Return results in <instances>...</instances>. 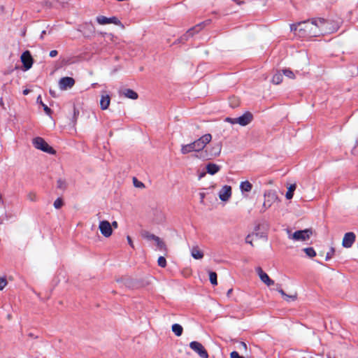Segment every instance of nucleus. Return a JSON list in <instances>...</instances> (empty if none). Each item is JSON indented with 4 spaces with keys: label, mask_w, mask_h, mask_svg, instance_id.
Listing matches in <instances>:
<instances>
[{
    "label": "nucleus",
    "mask_w": 358,
    "mask_h": 358,
    "mask_svg": "<svg viewBox=\"0 0 358 358\" xmlns=\"http://www.w3.org/2000/svg\"><path fill=\"white\" fill-rule=\"evenodd\" d=\"M236 120V118H232V117H226L225 121L227 122H229L232 124H238V122H235Z\"/></svg>",
    "instance_id": "43"
},
{
    "label": "nucleus",
    "mask_w": 358,
    "mask_h": 358,
    "mask_svg": "<svg viewBox=\"0 0 358 358\" xmlns=\"http://www.w3.org/2000/svg\"><path fill=\"white\" fill-rule=\"evenodd\" d=\"M209 280L213 285H217V275L215 271H209Z\"/></svg>",
    "instance_id": "30"
},
{
    "label": "nucleus",
    "mask_w": 358,
    "mask_h": 358,
    "mask_svg": "<svg viewBox=\"0 0 358 358\" xmlns=\"http://www.w3.org/2000/svg\"><path fill=\"white\" fill-rule=\"evenodd\" d=\"M212 136L210 134H206L201 136L193 142L196 155H200V152L205 151L206 145L211 141Z\"/></svg>",
    "instance_id": "4"
},
{
    "label": "nucleus",
    "mask_w": 358,
    "mask_h": 358,
    "mask_svg": "<svg viewBox=\"0 0 358 358\" xmlns=\"http://www.w3.org/2000/svg\"><path fill=\"white\" fill-rule=\"evenodd\" d=\"M206 172H202L199 175V178H201L206 176Z\"/></svg>",
    "instance_id": "50"
},
{
    "label": "nucleus",
    "mask_w": 358,
    "mask_h": 358,
    "mask_svg": "<svg viewBox=\"0 0 358 358\" xmlns=\"http://www.w3.org/2000/svg\"><path fill=\"white\" fill-rule=\"evenodd\" d=\"M252 185L248 180L243 181L240 185V189L242 192H249L252 190Z\"/></svg>",
    "instance_id": "26"
},
{
    "label": "nucleus",
    "mask_w": 358,
    "mask_h": 358,
    "mask_svg": "<svg viewBox=\"0 0 358 358\" xmlns=\"http://www.w3.org/2000/svg\"><path fill=\"white\" fill-rule=\"evenodd\" d=\"M253 120V115L247 111L243 113L241 116L236 117V120L235 122H238L241 126H246L249 124Z\"/></svg>",
    "instance_id": "12"
},
{
    "label": "nucleus",
    "mask_w": 358,
    "mask_h": 358,
    "mask_svg": "<svg viewBox=\"0 0 358 358\" xmlns=\"http://www.w3.org/2000/svg\"><path fill=\"white\" fill-rule=\"evenodd\" d=\"M96 22L100 24H114L115 25L124 27L121 21L115 16L107 17L103 15L96 17Z\"/></svg>",
    "instance_id": "7"
},
{
    "label": "nucleus",
    "mask_w": 358,
    "mask_h": 358,
    "mask_svg": "<svg viewBox=\"0 0 358 358\" xmlns=\"http://www.w3.org/2000/svg\"><path fill=\"white\" fill-rule=\"evenodd\" d=\"M259 228H260V226L259 225H257L255 229V232L252 234V235H248L246 238H245V242L247 243H249L250 245H252V239H251V238L252 236H255L257 237V238H266V234L264 232H262V233H259L258 231L259 230Z\"/></svg>",
    "instance_id": "16"
},
{
    "label": "nucleus",
    "mask_w": 358,
    "mask_h": 358,
    "mask_svg": "<svg viewBox=\"0 0 358 358\" xmlns=\"http://www.w3.org/2000/svg\"><path fill=\"white\" fill-rule=\"evenodd\" d=\"M230 358H245L243 356L239 355L237 351H233L230 353Z\"/></svg>",
    "instance_id": "40"
},
{
    "label": "nucleus",
    "mask_w": 358,
    "mask_h": 358,
    "mask_svg": "<svg viewBox=\"0 0 358 358\" xmlns=\"http://www.w3.org/2000/svg\"><path fill=\"white\" fill-rule=\"evenodd\" d=\"M133 180H134V185L135 187H144V184L142 182L138 181L136 178H134Z\"/></svg>",
    "instance_id": "41"
},
{
    "label": "nucleus",
    "mask_w": 358,
    "mask_h": 358,
    "mask_svg": "<svg viewBox=\"0 0 358 358\" xmlns=\"http://www.w3.org/2000/svg\"><path fill=\"white\" fill-rule=\"evenodd\" d=\"M312 230L310 229H306L304 230L296 231L292 234V238L295 241H306L309 239L312 235Z\"/></svg>",
    "instance_id": "9"
},
{
    "label": "nucleus",
    "mask_w": 358,
    "mask_h": 358,
    "mask_svg": "<svg viewBox=\"0 0 358 358\" xmlns=\"http://www.w3.org/2000/svg\"><path fill=\"white\" fill-rule=\"evenodd\" d=\"M233 1L236 2L237 4L240 5L243 3V1H240L239 0H232Z\"/></svg>",
    "instance_id": "55"
},
{
    "label": "nucleus",
    "mask_w": 358,
    "mask_h": 358,
    "mask_svg": "<svg viewBox=\"0 0 358 358\" xmlns=\"http://www.w3.org/2000/svg\"><path fill=\"white\" fill-rule=\"evenodd\" d=\"M21 62L23 64L24 71H27L31 68L34 59L29 50L24 51L21 55Z\"/></svg>",
    "instance_id": "8"
},
{
    "label": "nucleus",
    "mask_w": 358,
    "mask_h": 358,
    "mask_svg": "<svg viewBox=\"0 0 358 358\" xmlns=\"http://www.w3.org/2000/svg\"><path fill=\"white\" fill-rule=\"evenodd\" d=\"M32 143L35 148L42 150L44 152L55 155V150L41 137H35L32 139Z\"/></svg>",
    "instance_id": "3"
},
{
    "label": "nucleus",
    "mask_w": 358,
    "mask_h": 358,
    "mask_svg": "<svg viewBox=\"0 0 358 358\" xmlns=\"http://www.w3.org/2000/svg\"><path fill=\"white\" fill-rule=\"evenodd\" d=\"M310 20H311V23L319 29V31H320V34L321 31L322 30V25H323V24L326 23V19L322 18V17H318V18H312Z\"/></svg>",
    "instance_id": "20"
},
{
    "label": "nucleus",
    "mask_w": 358,
    "mask_h": 358,
    "mask_svg": "<svg viewBox=\"0 0 358 358\" xmlns=\"http://www.w3.org/2000/svg\"><path fill=\"white\" fill-rule=\"evenodd\" d=\"M277 288L276 290L282 295V296L284 298L285 300L287 301H289L290 299L295 300L296 299V295H288L287 294L284 290L281 288V285L277 284Z\"/></svg>",
    "instance_id": "21"
},
{
    "label": "nucleus",
    "mask_w": 358,
    "mask_h": 358,
    "mask_svg": "<svg viewBox=\"0 0 358 358\" xmlns=\"http://www.w3.org/2000/svg\"><path fill=\"white\" fill-rule=\"evenodd\" d=\"M141 236L143 238L148 241H154L155 242L159 238V236H157L148 231H143L141 232Z\"/></svg>",
    "instance_id": "25"
},
{
    "label": "nucleus",
    "mask_w": 358,
    "mask_h": 358,
    "mask_svg": "<svg viewBox=\"0 0 358 358\" xmlns=\"http://www.w3.org/2000/svg\"><path fill=\"white\" fill-rule=\"evenodd\" d=\"M231 196V187L224 185L219 192V197L221 201H227Z\"/></svg>",
    "instance_id": "13"
},
{
    "label": "nucleus",
    "mask_w": 358,
    "mask_h": 358,
    "mask_svg": "<svg viewBox=\"0 0 358 358\" xmlns=\"http://www.w3.org/2000/svg\"><path fill=\"white\" fill-rule=\"evenodd\" d=\"M296 184H292L289 185V187L287 189V191L285 194V197L287 199H292L294 196V192L296 189Z\"/></svg>",
    "instance_id": "29"
},
{
    "label": "nucleus",
    "mask_w": 358,
    "mask_h": 358,
    "mask_svg": "<svg viewBox=\"0 0 358 358\" xmlns=\"http://www.w3.org/2000/svg\"><path fill=\"white\" fill-rule=\"evenodd\" d=\"M0 105L2 106H3V105H4L3 101L2 98L0 99Z\"/></svg>",
    "instance_id": "57"
},
{
    "label": "nucleus",
    "mask_w": 358,
    "mask_h": 358,
    "mask_svg": "<svg viewBox=\"0 0 358 358\" xmlns=\"http://www.w3.org/2000/svg\"><path fill=\"white\" fill-rule=\"evenodd\" d=\"M36 102L38 103H39L43 108L45 113L47 114V115H51L52 113V110L46 105L45 104L43 101H42V99H41V96L39 95L38 97H37V99H36Z\"/></svg>",
    "instance_id": "27"
},
{
    "label": "nucleus",
    "mask_w": 358,
    "mask_h": 358,
    "mask_svg": "<svg viewBox=\"0 0 358 358\" xmlns=\"http://www.w3.org/2000/svg\"><path fill=\"white\" fill-rule=\"evenodd\" d=\"M303 251L309 257H313L316 255V252L313 248H306L303 249Z\"/></svg>",
    "instance_id": "32"
},
{
    "label": "nucleus",
    "mask_w": 358,
    "mask_h": 358,
    "mask_svg": "<svg viewBox=\"0 0 358 358\" xmlns=\"http://www.w3.org/2000/svg\"><path fill=\"white\" fill-rule=\"evenodd\" d=\"M127 239L129 245L131 247L134 248L133 241H132L131 238L129 236H127Z\"/></svg>",
    "instance_id": "46"
},
{
    "label": "nucleus",
    "mask_w": 358,
    "mask_h": 358,
    "mask_svg": "<svg viewBox=\"0 0 358 358\" xmlns=\"http://www.w3.org/2000/svg\"><path fill=\"white\" fill-rule=\"evenodd\" d=\"M45 34H46V31H45V30H43V31L41 32V34L40 38L43 39V37H44V36L45 35Z\"/></svg>",
    "instance_id": "51"
},
{
    "label": "nucleus",
    "mask_w": 358,
    "mask_h": 358,
    "mask_svg": "<svg viewBox=\"0 0 358 358\" xmlns=\"http://www.w3.org/2000/svg\"><path fill=\"white\" fill-rule=\"evenodd\" d=\"M192 152H196L193 142L186 145H182L181 152L183 155L190 153Z\"/></svg>",
    "instance_id": "22"
},
{
    "label": "nucleus",
    "mask_w": 358,
    "mask_h": 358,
    "mask_svg": "<svg viewBox=\"0 0 358 358\" xmlns=\"http://www.w3.org/2000/svg\"><path fill=\"white\" fill-rule=\"evenodd\" d=\"M57 187L60 189H65L66 187V183L65 180L59 178L57 181Z\"/></svg>",
    "instance_id": "33"
},
{
    "label": "nucleus",
    "mask_w": 358,
    "mask_h": 358,
    "mask_svg": "<svg viewBox=\"0 0 358 358\" xmlns=\"http://www.w3.org/2000/svg\"><path fill=\"white\" fill-rule=\"evenodd\" d=\"M302 22H299L297 24H290V30L291 31L295 32L297 30L299 26H300Z\"/></svg>",
    "instance_id": "42"
},
{
    "label": "nucleus",
    "mask_w": 358,
    "mask_h": 358,
    "mask_svg": "<svg viewBox=\"0 0 358 358\" xmlns=\"http://www.w3.org/2000/svg\"><path fill=\"white\" fill-rule=\"evenodd\" d=\"M172 331L177 336H180L183 332L182 327L179 324H173L171 327Z\"/></svg>",
    "instance_id": "28"
},
{
    "label": "nucleus",
    "mask_w": 358,
    "mask_h": 358,
    "mask_svg": "<svg viewBox=\"0 0 358 358\" xmlns=\"http://www.w3.org/2000/svg\"><path fill=\"white\" fill-rule=\"evenodd\" d=\"M79 115V111L76 108V107H73V115L76 117V115Z\"/></svg>",
    "instance_id": "48"
},
{
    "label": "nucleus",
    "mask_w": 358,
    "mask_h": 358,
    "mask_svg": "<svg viewBox=\"0 0 358 358\" xmlns=\"http://www.w3.org/2000/svg\"><path fill=\"white\" fill-rule=\"evenodd\" d=\"M199 196H200L201 203H203V199L205 198V193L200 192L199 193Z\"/></svg>",
    "instance_id": "47"
},
{
    "label": "nucleus",
    "mask_w": 358,
    "mask_h": 358,
    "mask_svg": "<svg viewBox=\"0 0 358 358\" xmlns=\"http://www.w3.org/2000/svg\"><path fill=\"white\" fill-rule=\"evenodd\" d=\"M210 22V20H208L189 29L185 34L178 38L173 43H184L189 38L192 37L195 33L199 32L206 25L208 24Z\"/></svg>",
    "instance_id": "2"
},
{
    "label": "nucleus",
    "mask_w": 358,
    "mask_h": 358,
    "mask_svg": "<svg viewBox=\"0 0 358 358\" xmlns=\"http://www.w3.org/2000/svg\"><path fill=\"white\" fill-rule=\"evenodd\" d=\"M327 358H331L329 355L327 356Z\"/></svg>",
    "instance_id": "59"
},
{
    "label": "nucleus",
    "mask_w": 358,
    "mask_h": 358,
    "mask_svg": "<svg viewBox=\"0 0 358 358\" xmlns=\"http://www.w3.org/2000/svg\"><path fill=\"white\" fill-rule=\"evenodd\" d=\"M222 150V143H217L209 147H206L205 151L196 155V157L203 160H210L220 155Z\"/></svg>",
    "instance_id": "1"
},
{
    "label": "nucleus",
    "mask_w": 358,
    "mask_h": 358,
    "mask_svg": "<svg viewBox=\"0 0 358 358\" xmlns=\"http://www.w3.org/2000/svg\"><path fill=\"white\" fill-rule=\"evenodd\" d=\"M157 264H158L159 266H160L162 268H165L166 266V260L165 257L163 256H160L158 258Z\"/></svg>",
    "instance_id": "35"
},
{
    "label": "nucleus",
    "mask_w": 358,
    "mask_h": 358,
    "mask_svg": "<svg viewBox=\"0 0 358 358\" xmlns=\"http://www.w3.org/2000/svg\"><path fill=\"white\" fill-rule=\"evenodd\" d=\"M271 206V202L269 200H266L263 203L260 213H264Z\"/></svg>",
    "instance_id": "36"
},
{
    "label": "nucleus",
    "mask_w": 358,
    "mask_h": 358,
    "mask_svg": "<svg viewBox=\"0 0 358 358\" xmlns=\"http://www.w3.org/2000/svg\"><path fill=\"white\" fill-rule=\"evenodd\" d=\"M28 336H29V337H31V338H37V336H34V334H33L32 333H29V334H28Z\"/></svg>",
    "instance_id": "56"
},
{
    "label": "nucleus",
    "mask_w": 358,
    "mask_h": 358,
    "mask_svg": "<svg viewBox=\"0 0 358 358\" xmlns=\"http://www.w3.org/2000/svg\"><path fill=\"white\" fill-rule=\"evenodd\" d=\"M355 234L353 232H348L344 235L342 245L344 248H350L355 241Z\"/></svg>",
    "instance_id": "14"
},
{
    "label": "nucleus",
    "mask_w": 358,
    "mask_h": 358,
    "mask_svg": "<svg viewBox=\"0 0 358 358\" xmlns=\"http://www.w3.org/2000/svg\"><path fill=\"white\" fill-rule=\"evenodd\" d=\"M191 255L195 259H201L203 257V252L197 246L192 248Z\"/></svg>",
    "instance_id": "24"
},
{
    "label": "nucleus",
    "mask_w": 358,
    "mask_h": 358,
    "mask_svg": "<svg viewBox=\"0 0 358 358\" xmlns=\"http://www.w3.org/2000/svg\"><path fill=\"white\" fill-rule=\"evenodd\" d=\"M335 250L334 248H331L329 251L327 253L325 260L328 261L334 255Z\"/></svg>",
    "instance_id": "39"
},
{
    "label": "nucleus",
    "mask_w": 358,
    "mask_h": 358,
    "mask_svg": "<svg viewBox=\"0 0 358 358\" xmlns=\"http://www.w3.org/2000/svg\"><path fill=\"white\" fill-rule=\"evenodd\" d=\"M10 317H11L10 315H8V318L10 319Z\"/></svg>",
    "instance_id": "58"
},
{
    "label": "nucleus",
    "mask_w": 358,
    "mask_h": 358,
    "mask_svg": "<svg viewBox=\"0 0 358 358\" xmlns=\"http://www.w3.org/2000/svg\"><path fill=\"white\" fill-rule=\"evenodd\" d=\"M64 205V201L62 200V198H57L55 201H54V203H53V206L54 207L56 208V209H59L61 208Z\"/></svg>",
    "instance_id": "34"
},
{
    "label": "nucleus",
    "mask_w": 358,
    "mask_h": 358,
    "mask_svg": "<svg viewBox=\"0 0 358 358\" xmlns=\"http://www.w3.org/2000/svg\"><path fill=\"white\" fill-rule=\"evenodd\" d=\"M75 84V80L71 77H63L59 80V85L62 90L71 89Z\"/></svg>",
    "instance_id": "11"
},
{
    "label": "nucleus",
    "mask_w": 358,
    "mask_h": 358,
    "mask_svg": "<svg viewBox=\"0 0 358 358\" xmlns=\"http://www.w3.org/2000/svg\"><path fill=\"white\" fill-rule=\"evenodd\" d=\"M240 345L241 347H243L245 350L247 349V345L245 342H243V341L240 342Z\"/></svg>",
    "instance_id": "49"
},
{
    "label": "nucleus",
    "mask_w": 358,
    "mask_h": 358,
    "mask_svg": "<svg viewBox=\"0 0 358 358\" xmlns=\"http://www.w3.org/2000/svg\"><path fill=\"white\" fill-rule=\"evenodd\" d=\"M282 73L285 76L289 78H294V74L292 71H291L289 69H285L282 70Z\"/></svg>",
    "instance_id": "37"
},
{
    "label": "nucleus",
    "mask_w": 358,
    "mask_h": 358,
    "mask_svg": "<svg viewBox=\"0 0 358 358\" xmlns=\"http://www.w3.org/2000/svg\"><path fill=\"white\" fill-rule=\"evenodd\" d=\"M114 227L115 228L117 227V222L116 221H114L112 222L111 227Z\"/></svg>",
    "instance_id": "52"
},
{
    "label": "nucleus",
    "mask_w": 358,
    "mask_h": 358,
    "mask_svg": "<svg viewBox=\"0 0 358 358\" xmlns=\"http://www.w3.org/2000/svg\"><path fill=\"white\" fill-rule=\"evenodd\" d=\"M29 93V90L26 89V90H23V94H24V95H27V94H28Z\"/></svg>",
    "instance_id": "53"
},
{
    "label": "nucleus",
    "mask_w": 358,
    "mask_h": 358,
    "mask_svg": "<svg viewBox=\"0 0 358 358\" xmlns=\"http://www.w3.org/2000/svg\"><path fill=\"white\" fill-rule=\"evenodd\" d=\"M49 93L54 98H56L57 96V94L55 90H54L50 89L49 90Z\"/></svg>",
    "instance_id": "45"
},
{
    "label": "nucleus",
    "mask_w": 358,
    "mask_h": 358,
    "mask_svg": "<svg viewBox=\"0 0 358 358\" xmlns=\"http://www.w3.org/2000/svg\"><path fill=\"white\" fill-rule=\"evenodd\" d=\"M338 24L332 20H326V23L322 25V35L329 34L337 31L338 29Z\"/></svg>",
    "instance_id": "6"
},
{
    "label": "nucleus",
    "mask_w": 358,
    "mask_h": 358,
    "mask_svg": "<svg viewBox=\"0 0 358 358\" xmlns=\"http://www.w3.org/2000/svg\"><path fill=\"white\" fill-rule=\"evenodd\" d=\"M206 173L213 176L220 171L221 166L214 163H208L206 166Z\"/></svg>",
    "instance_id": "17"
},
{
    "label": "nucleus",
    "mask_w": 358,
    "mask_h": 358,
    "mask_svg": "<svg viewBox=\"0 0 358 358\" xmlns=\"http://www.w3.org/2000/svg\"><path fill=\"white\" fill-rule=\"evenodd\" d=\"M232 292H233V289H229L228 290L227 293V295L228 296H229Z\"/></svg>",
    "instance_id": "54"
},
{
    "label": "nucleus",
    "mask_w": 358,
    "mask_h": 358,
    "mask_svg": "<svg viewBox=\"0 0 358 358\" xmlns=\"http://www.w3.org/2000/svg\"><path fill=\"white\" fill-rule=\"evenodd\" d=\"M189 348L196 352L201 358H208V353L203 345L198 341H192Z\"/></svg>",
    "instance_id": "5"
},
{
    "label": "nucleus",
    "mask_w": 358,
    "mask_h": 358,
    "mask_svg": "<svg viewBox=\"0 0 358 358\" xmlns=\"http://www.w3.org/2000/svg\"><path fill=\"white\" fill-rule=\"evenodd\" d=\"M273 83L278 85L282 82V75L280 73H275L272 78Z\"/></svg>",
    "instance_id": "31"
},
{
    "label": "nucleus",
    "mask_w": 358,
    "mask_h": 358,
    "mask_svg": "<svg viewBox=\"0 0 358 358\" xmlns=\"http://www.w3.org/2000/svg\"><path fill=\"white\" fill-rule=\"evenodd\" d=\"M110 96L107 94H102L100 99V108L101 110H106L110 105Z\"/></svg>",
    "instance_id": "19"
},
{
    "label": "nucleus",
    "mask_w": 358,
    "mask_h": 358,
    "mask_svg": "<svg viewBox=\"0 0 358 358\" xmlns=\"http://www.w3.org/2000/svg\"><path fill=\"white\" fill-rule=\"evenodd\" d=\"M256 271L258 273L261 280L264 282L266 285L270 286L274 285V281L271 280L269 276L266 273L261 267H257Z\"/></svg>",
    "instance_id": "15"
},
{
    "label": "nucleus",
    "mask_w": 358,
    "mask_h": 358,
    "mask_svg": "<svg viewBox=\"0 0 358 358\" xmlns=\"http://www.w3.org/2000/svg\"><path fill=\"white\" fill-rule=\"evenodd\" d=\"M6 277H0V291H1L7 285Z\"/></svg>",
    "instance_id": "38"
},
{
    "label": "nucleus",
    "mask_w": 358,
    "mask_h": 358,
    "mask_svg": "<svg viewBox=\"0 0 358 358\" xmlns=\"http://www.w3.org/2000/svg\"><path fill=\"white\" fill-rule=\"evenodd\" d=\"M57 55H58V52H57V50H51V51L50 52V54H49V55H50V57H56Z\"/></svg>",
    "instance_id": "44"
},
{
    "label": "nucleus",
    "mask_w": 358,
    "mask_h": 358,
    "mask_svg": "<svg viewBox=\"0 0 358 358\" xmlns=\"http://www.w3.org/2000/svg\"><path fill=\"white\" fill-rule=\"evenodd\" d=\"M155 244H156L158 250L163 251L165 255L167 254V252H168L167 246L165 244V243L159 237L156 240Z\"/></svg>",
    "instance_id": "23"
},
{
    "label": "nucleus",
    "mask_w": 358,
    "mask_h": 358,
    "mask_svg": "<svg viewBox=\"0 0 358 358\" xmlns=\"http://www.w3.org/2000/svg\"><path fill=\"white\" fill-rule=\"evenodd\" d=\"M120 94H123L125 97L133 100L137 99L138 97L137 92L131 89H123L120 91Z\"/></svg>",
    "instance_id": "18"
},
{
    "label": "nucleus",
    "mask_w": 358,
    "mask_h": 358,
    "mask_svg": "<svg viewBox=\"0 0 358 358\" xmlns=\"http://www.w3.org/2000/svg\"><path fill=\"white\" fill-rule=\"evenodd\" d=\"M99 228L101 234L108 238L111 236L113 229L110 223L107 220L101 221L99 223Z\"/></svg>",
    "instance_id": "10"
}]
</instances>
